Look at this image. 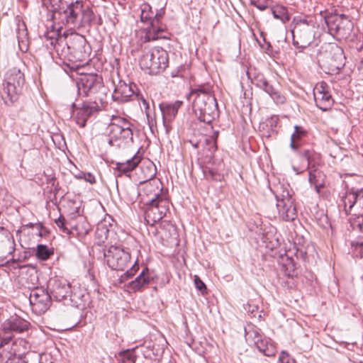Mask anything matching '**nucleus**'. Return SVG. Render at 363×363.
<instances>
[{
	"label": "nucleus",
	"instance_id": "1",
	"mask_svg": "<svg viewBox=\"0 0 363 363\" xmlns=\"http://www.w3.org/2000/svg\"><path fill=\"white\" fill-rule=\"evenodd\" d=\"M143 171L148 170V174L145 175V180L140 181L139 185L143 186L142 201L143 203H154L155 201L166 199L161 194L162 191V184L159 179H154L157 174L155 165L149 162L147 164H143L140 167Z\"/></svg>",
	"mask_w": 363,
	"mask_h": 363
},
{
	"label": "nucleus",
	"instance_id": "2",
	"mask_svg": "<svg viewBox=\"0 0 363 363\" xmlns=\"http://www.w3.org/2000/svg\"><path fill=\"white\" fill-rule=\"evenodd\" d=\"M279 218L284 221H293L297 216L295 199L289 184H280L274 191Z\"/></svg>",
	"mask_w": 363,
	"mask_h": 363
},
{
	"label": "nucleus",
	"instance_id": "3",
	"mask_svg": "<svg viewBox=\"0 0 363 363\" xmlns=\"http://www.w3.org/2000/svg\"><path fill=\"white\" fill-rule=\"evenodd\" d=\"M24 83V74L19 69L13 67L6 72L0 92L6 104L10 105L16 100V96L21 91Z\"/></svg>",
	"mask_w": 363,
	"mask_h": 363
},
{
	"label": "nucleus",
	"instance_id": "4",
	"mask_svg": "<svg viewBox=\"0 0 363 363\" xmlns=\"http://www.w3.org/2000/svg\"><path fill=\"white\" fill-rule=\"evenodd\" d=\"M169 63V56L166 50L156 47L143 55L140 59L142 69L148 71L152 75L163 72Z\"/></svg>",
	"mask_w": 363,
	"mask_h": 363
},
{
	"label": "nucleus",
	"instance_id": "5",
	"mask_svg": "<svg viewBox=\"0 0 363 363\" xmlns=\"http://www.w3.org/2000/svg\"><path fill=\"white\" fill-rule=\"evenodd\" d=\"M47 289L53 301L65 303H69L73 306H78L76 301V294H72L70 284L65 279L51 278L48 282Z\"/></svg>",
	"mask_w": 363,
	"mask_h": 363
},
{
	"label": "nucleus",
	"instance_id": "6",
	"mask_svg": "<svg viewBox=\"0 0 363 363\" xmlns=\"http://www.w3.org/2000/svg\"><path fill=\"white\" fill-rule=\"evenodd\" d=\"M110 135L118 140L117 147L127 145L133 142V134L130 123L118 115H111L109 125Z\"/></svg>",
	"mask_w": 363,
	"mask_h": 363
},
{
	"label": "nucleus",
	"instance_id": "7",
	"mask_svg": "<svg viewBox=\"0 0 363 363\" xmlns=\"http://www.w3.org/2000/svg\"><path fill=\"white\" fill-rule=\"evenodd\" d=\"M164 13V8L157 10L154 18L148 22V26L145 30V42L170 38L171 34L168 32L167 26L162 21Z\"/></svg>",
	"mask_w": 363,
	"mask_h": 363
},
{
	"label": "nucleus",
	"instance_id": "8",
	"mask_svg": "<svg viewBox=\"0 0 363 363\" xmlns=\"http://www.w3.org/2000/svg\"><path fill=\"white\" fill-rule=\"evenodd\" d=\"M107 265L112 270L123 271L130 262V252L122 246L111 245L104 253Z\"/></svg>",
	"mask_w": 363,
	"mask_h": 363
},
{
	"label": "nucleus",
	"instance_id": "9",
	"mask_svg": "<svg viewBox=\"0 0 363 363\" xmlns=\"http://www.w3.org/2000/svg\"><path fill=\"white\" fill-rule=\"evenodd\" d=\"M82 4V1H72L67 4L66 8L62 7L60 11H55L52 18H56L58 15L62 25L79 28Z\"/></svg>",
	"mask_w": 363,
	"mask_h": 363
},
{
	"label": "nucleus",
	"instance_id": "10",
	"mask_svg": "<svg viewBox=\"0 0 363 363\" xmlns=\"http://www.w3.org/2000/svg\"><path fill=\"white\" fill-rule=\"evenodd\" d=\"M143 203L145 205V220L147 225H154L162 220L169 211V201L166 199Z\"/></svg>",
	"mask_w": 363,
	"mask_h": 363
},
{
	"label": "nucleus",
	"instance_id": "11",
	"mask_svg": "<svg viewBox=\"0 0 363 363\" xmlns=\"http://www.w3.org/2000/svg\"><path fill=\"white\" fill-rule=\"evenodd\" d=\"M293 35V45L299 52H303L314 40V27L310 25H300L295 26L291 31Z\"/></svg>",
	"mask_w": 363,
	"mask_h": 363
},
{
	"label": "nucleus",
	"instance_id": "12",
	"mask_svg": "<svg viewBox=\"0 0 363 363\" xmlns=\"http://www.w3.org/2000/svg\"><path fill=\"white\" fill-rule=\"evenodd\" d=\"M86 39L82 35L78 33L71 34L67 40L72 60L82 61L89 50L86 45Z\"/></svg>",
	"mask_w": 363,
	"mask_h": 363
},
{
	"label": "nucleus",
	"instance_id": "13",
	"mask_svg": "<svg viewBox=\"0 0 363 363\" xmlns=\"http://www.w3.org/2000/svg\"><path fill=\"white\" fill-rule=\"evenodd\" d=\"M103 88L102 78L96 74L82 76L77 82V90L79 95L89 96L100 91Z\"/></svg>",
	"mask_w": 363,
	"mask_h": 363
},
{
	"label": "nucleus",
	"instance_id": "14",
	"mask_svg": "<svg viewBox=\"0 0 363 363\" xmlns=\"http://www.w3.org/2000/svg\"><path fill=\"white\" fill-rule=\"evenodd\" d=\"M49 294L48 289L45 291L43 289H36L30 292L29 301L33 311L39 313L47 311L53 300Z\"/></svg>",
	"mask_w": 363,
	"mask_h": 363
},
{
	"label": "nucleus",
	"instance_id": "15",
	"mask_svg": "<svg viewBox=\"0 0 363 363\" xmlns=\"http://www.w3.org/2000/svg\"><path fill=\"white\" fill-rule=\"evenodd\" d=\"M313 96L316 106L323 111H328L333 104L329 86L325 82L315 85L313 89Z\"/></svg>",
	"mask_w": 363,
	"mask_h": 363
},
{
	"label": "nucleus",
	"instance_id": "16",
	"mask_svg": "<svg viewBox=\"0 0 363 363\" xmlns=\"http://www.w3.org/2000/svg\"><path fill=\"white\" fill-rule=\"evenodd\" d=\"M342 201L346 214L350 213L354 206L363 209V188L360 189H354V188L348 189L342 197Z\"/></svg>",
	"mask_w": 363,
	"mask_h": 363
},
{
	"label": "nucleus",
	"instance_id": "17",
	"mask_svg": "<svg viewBox=\"0 0 363 363\" xmlns=\"http://www.w3.org/2000/svg\"><path fill=\"white\" fill-rule=\"evenodd\" d=\"M135 84H128L125 82L119 81L116 86L112 95L113 101L118 103L129 101L134 96Z\"/></svg>",
	"mask_w": 363,
	"mask_h": 363
},
{
	"label": "nucleus",
	"instance_id": "18",
	"mask_svg": "<svg viewBox=\"0 0 363 363\" xmlns=\"http://www.w3.org/2000/svg\"><path fill=\"white\" fill-rule=\"evenodd\" d=\"M140 160L141 157L136 153L125 162H116V167L114 168L116 177H121L123 174L129 176V173L138 165Z\"/></svg>",
	"mask_w": 363,
	"mask_h": 363
},
{
	"label": "nucleus",
	"instance_id": "19",
	"mask_svg": "<svg viewBox=\"0 0 363 363\" xmlns=\"http://www.w3.org/2000/svg\"><path fill=\"white\" fill-rule=\"evenodd\" d=\"M29 323L18 317H12L6 320L1 326L4 331L13 335V332L22 333L28 328Z\"/></svg>",
	"mask_w": 363,
	"mask_h": 363
},
{
	"label": "nucleus",
	"instance_id": "20",
	"mask_svg": "<svg viewBox=\"0 0 363 363\" xmlns=\"http://www.w3.org/2000/svg\"><path fill=\"white\" fill-rule=\"evenodd\" d=\"M50 45L54 47L59 57L62 60L68 59L72 60L67 41L62 38L49 37Z\"/></svg>",
	"mask_w": 363,
	"mask_h": 363
},
{
	"label": "nucleus",
	"instance_id": "21",
	"mask_svg": "<svg viewBox=\"0 0 363 363\" xmlns=\"http://www.w3.org/2000/svg\"><path fill=\"white\" fill-rule=\"evenodd\" d=\"M278 116L271 115L267 116L264 120L262 119L259 123V130L264 137L269 138L274 132V128L278 123Z\"/></svg>",
	"mask_w": 363,
	"mask_h": 363
},
{
	"label": "nucleus",
	"instance_id": "22",
	"mask_svg": "<svg viewBox=\"0 0 363 363\" xmlns=\"http://www.w3.org/2000/svg\"><path fill=\"white\" fill-rule=\"evenodd\" d=\"M152 278L150 276L148 270L143 272L133 281L128 283V287L133 291H141L147 286L152 281Z\"/></svg>",
	"mask_w": 363,
	"mask_h": 363
},
{
	"label": "nucleus",
	"instance_id": "23",
	"mask_svg": "<svg viewBox=\"0 0 363 363\" xmlns=\"http://www.w3.org/2000/svg\"><path fill=\"white\" fill-rule=\"evenodd\" d=\"M140 346H135L134 347L123 350L118 352L115 355L117 363H135L138 358L136 350Z\"/></svg>",
	"mask_w": 363,
	"mask_h": 363
},
{
	"label": "nucleus",
	"instance_id": "24",
	"mask_svg": "<svg viewBox=\"0 0 363 363\" xmlns=\"http://www.w3.org/2000/svg\"><path fill=\"white\" fill-rule=\"evenodd\" d=\"M258 350L265 356L272 357L276 353V347L269 337L264 335L255 345Z\"/></svg>",
	"mask_w": 363,
	"mask_h": 363
},
{
	"label": "nucleus",
	"instance_id": "25",
	"mask_svg": "<svg viewBox=\"0 0 363 363\" xmlns=\"http://www.w3.org/2000/svg\"><path fill=\"white\" fill-rule=\"evenodd\" d=\"M264 335L261 329L252 324H248L245 328V337L249 344L255 345Z\"/></svg>",
	"mask_w": 363,
	"mask_h": 363
},
{
	"label": "nucleus",
	"instance_id": "26",
	"mask_svg": "<svg viewBox=\"0 0 363 363\" xmlns=\"http://www.w3.org/2000/svg\"><path fill=\"white\" fill-rule=\"evenodd\" d=\"M280 264L281 266V271L286 276L294 277L297 275L296 264L293 257H289L288 255L286 257H282Z\"/></svg>",
	"mask_w": 363,
	"mask_h": 363
},
{
	"label": "nucleus",
	"instance_id": "27",
	"mask_svg": "<svg viewBox=\"0 0 363 363\" xmlns=\"http://www.w3.org/2000/svg\"><path fill=\"white\" fill-rule=\"evenodd\" d=\"M16 38L21 51L28 50V31L24 22H18L16 28Z\"/></svg>",
	"mask_w": 363,
	"mask_h": 363
},
{
	"label": "nucleus",
	"instance_id": "28",
	"mask_svg": "<svg viewBox=\"0 0 363 363\" xmlns=\"http://www.w3.org/2000/svg\"><path fill=\"white\" fill-rule=\"evenodd\" d=\"M95 14L92 9L89 6L82 4V11L80 16L79 23V27H89L90 28L95 21Z\"/></svg>",
	"mask_w": 363,
	"mask_h": 363
},
{
	"label": "nucleus",
	"instance_id": "29",
	"mask_svg": "<svg viewBox=\"0 0 363 363\" xmlns=\"http://www.w3.org/2000/svg\"><path fill=\"white\" fill-rule=\"evenodd\" d=\"M194 95L196 96V98L194 100L193 104V108L194 113H196V112L199 111V113H209L208 111L206 108V104L205 103L204 99L201 98L200 96V90L199 89H194L191 91L189 94V96L191 97Z\"/></svg>",
	"mask_w": 363,
	"mask_h": 363
},
{
	"label": "nucleus",
	"instance_id": "30",
	"mask_svg": "<svg viewBox=\"0 0 363 363\" xmlns=\"http://www.w3.org/2000/svg\"><path fill=\"white\" fill-rule=\"evenodd\" d=\"M294 249V255L297 259H301L303 262H310L311 253L314 252V248L312 245H296L295 243Z\"/></svg>",
	"mask_w": 363,
	"mask_h": 363
},
{
	"label": "nucleus",
	"instance_id": "31",
	"mask_svg": "<svg viewBox=\"0 0 363 363\" xmlns=\"http://www.w3.org/2000/svg\"><path fill=\"white\" fill-rule=\"evenodd\" d=\"M184 106L182 101H164L159 104L162 113H177Z\"/></svg>",
	"mask_w": 363,
	"mask_h": 363
},
{
	"label": "nucleus",
	"instance_id": "32",
	"mask_svg": "<svg viewBox=\"0 0 363 363\" xmlns=\"http://www.w3.org/2000/svg\"><path fill=\"white\" fill-rule=\"evenodd\" d=\"M322 172L316 169L310 170L308 173V181L311 185H313L315 191L319 194L324 186V182L320 180Z\"/></svg>",
	"mask_w": 363,
	"mask_h": 363
},
{
	"label": "nucleus",
	"instance_id": "33",
	"mask_svg": "<svg viewBox=\"0 0 363 363\" xmlns=\"http://www.w3.org/2000/svg\"><path fill=\"white\" fill-rule=\"evenodd\" d=\"M338 21V15L336 13H329L325 17V22L331 34H337L340 30V24Z\"/></svg>",
	"mask_w": 363,
	"mask_h": 363
},
{
	"label": "nucleus",
	"instance_id": "34",
	"mask_svg": "<svg viewBox=\"0 0 363 363\" xmlns=\"http://www.w3.org/2000/svg\"><path fill=\"white\" fill-rule=\"evenodd\" d=\"M261 89L264 90L267 93L274 101L277 104H284L285 98L282 96L277 89H276L272 85L269 84L268 81L266 83V86H262Z\"/></svg>",
	"mask_w": 363,
	"mask_h": 363
},
{
	"label": "nucleus",
	"instance_id": "35",
	"mask_svg": "<svg viewBox=\"0 0 363 363\" xmlns=\"http://www.w3.org/2000/svg\"><path fill=\"white\" fill-rule=\"evenodd\" d=\"M13 336L8 331H4L3 327L1 326L0 330V350L1 349H12V345L14 344L13 340Z\"/></svg>",
	"mask_w": 363,
	"mask_h": 363
},
{
	"label": "nucleus",
	"instance_id": "36",
	"mask_svg": "<svg viewBox=\"0 0 363 363\" xmlns=\"http://www.w3.org/2000/svg\"><path fill=\"white\" fill-rule=\"evenodd\" d=\"M53 253L52 249L49 248L45 245L40 244L37 246L35 256L40 260H47Z\"/></svg>",
	"mask_w": 363,
	"mask_h": 363
},
{
	"label": "nucleus",
	"instance_id": "37",
	"mask_svg": "<svg viewBox=\"0 0 363 363\" xmlns=\"http://www.w3.org/2000/svg\"><path fill=\"white\" fill-rule=\"evenodd\" d=\"M272 13L274 18L279 19L283 23H286L290 19V16L284 6H277L272 9Z\"/></svg>",
	"mask_w": 363,
	"mask_h": 363
},
{
	"label": "nucleus",
	"instance_id": "38",
	"mask_svg": "<svg viewBox=\"0 0 363 363\" xmlns=\"http://www.w3.org/2000/svg\"><path fill=\"white\" fill-rule=\"evenodd\" d=\"M331 52H333L334 61L337 62L335 65L336 67L338 68L340 66L343 65L344 60L345 59L343 50L339 46L335 45L332 48Z\"/></svg>",
	"mask_w": 363,
	"mask_h": 363
},
{
	"label": "nucleus",
	"instance_id": "39",
	"mask_svg": "<svg viewBox=\"0 0 363 363\" xmlns=\"http://www.w3.org/2000/svg\"><path fill=\"white\" fill-rule=\"evenodd\" d=\"M155 13L152 11L149 4H143L141 9L140 21L147 23L154 18Z\"/></svg>",
	"mask_w": 363,
	"mask_h": 363
},
{
	"label": "nucleus",
	"instance_id": "40",
	"mask_svg": "<svg viewBox=\"0 0 363 363\" xmlns=\"http://www.w3.org/2000/svg\"><path fill=\"white\" fill-rule=\"evenodd\" d=\"M12 360H16V354L13 349L0 350V363H9Z\"/></svg>",
	"mask_w": 363,
	"mask_h": 363
},
{
	"label": "nucleus",
	"instance_id": "41",
	"mask_svg": "<svg viewBox=\"0 0 363 363\" xmlns=\"http://www.w3.org/2000/svg\"><path fill=\"white\" fill-rule=\"evenodd\" d=\"M247 75L248 79H250L252 83L257 87L261 89L262 86H266L267 80L262 74L257 73L253 76V77H252L251 73L250 72H247Z\"/></svg>",
	"mask_w": 363,
	"mask_h": 363
},
{
	"label": "nucleus",
	"instance_id": "42",
	"mask_svg": "<svg viewBox=\"0 0 363 363\" xmlns=\"http://www.w3.org/2000/svg\"><path fill=\"white\" fill-rule=\"evenodd\" d=\"M43 174L45 177L46 183L48 184H50L51 186L55 188V191H57L60 188L59 183L57 181V178L52 169H48L46 171H44Z\"/></svg>",
	"mask_w": 363,
	"mask_h": 363
},
{
	"label": "nucleus",
	"instance_id": "43",
	"mask_svg": "<svg viewBox=\"0 0 363 363\" xmlns=\"http://www.w3.org/2000/svg\"><path fill=\"white\" fill-rule=\"evenodd\" d=\"M82 106H78L75 103L72 104V108H70V113H74L75 110L80 109L81 112H78L77 113H94L95 111L93 110V106H90L88 104L82 103L81 104ZM80 106V104H79Z\"/></svg>",
	"mask_w": 363,
	"mask_h": 363
},
{
	"label": "nucleus",
	"instance_id": "44",
	"mask_svg": "<svg viewBox=\"0 0 363 363\" xmlns=\"http://www.w3.org/2000/svg\"><path fill=\"white\" fill-rule=\"evenodd\" d=\"M108 233L109 230L105 224L101 223L97 225L95 232V235L97 238L101 240L106 239L108 238Z\"/></svg>",
	"mask_w": 363,
	"mask_h": 363
},
{
	"label": "nucleus",
	"instance_id": "45",
	"mask_svg": "<svg viewBox=\"0 0 363 363\" xmlns=\"http://www.w3.org/2000/svg\"><path fill=\"white\" fill-rule=\"evenodd\" d=\"M89 115H69V119L77 124L80 128L86 125Z\"/></svg>",
	"mask_w": 363,
	"mask_h": 363
},
{
	"label": "nucleus",
	"instance_id": "46",
	"mask_svg": "<svg viewBox=\"0 0 363 363\" xmlns=\"http://www.w3.org/2000/svg\"><path fill=\"white\" fill-rule=\"evenodd\" d=\"M55 222L57 226L60 229V230L62 233H66L67 235L72 233L71 230L67 227V221L66 220L64 216H60L59 218L56 219Z\"/></svg>",
	"mask_w": 363,
	"mask_h": 363
},
{
	"label": "nucleus",
	"instance_id": "47",
	"mask_svg": "<svg viewBox=\"0 0 363 363\" xmlns=\"http://www.w3.org/2000/svg\"><path fill=\"white\" fill-rule=\"evenodd\" d=\"M205 149L208 150L209 152L210 157H212L213 153L217 150V143L213 140V139H205Z\"/></svg>",
	"mask_w": 363,
	"mask_h": 363
},
{
	"label": "nucleus",
	"instance_id": "48",
	"mask_svg": "<svg viewBox=\"0 0 363 363\" xmlns=\"http://www.w3.org/2000/svg\"><path fill=\"white\" fill-rule=\"evenodd\" d=\"M354 230L363 233V214L358 216L351 221Z\"/></svg>",
	"mask_w": 363,
	"mask_h": 363
},
{
	"label": "nucleus",
	"instance_id": "49",
	"mask_svg": "<svg viewBox=\"0 0 363 363\" xmlns=\"http://www.w3.org/2000/svg\"><path fill=\"white\" fill-rule=\"evenodd\" d=\"M135 264H136V262ZM138 269V267H136L135 264H133L128 270H127L123 274L121 275V280L123 281L132 278Z\"/></svg>",
	"mask_w": 363,
	"mask_h": 363
},
{
	"label": "nucleus",
	"instance_id": "50",
	"mask_svg": "<svg viewBox=\"0 0 363 363\" xmlns=\"http://www.w3.org/2000/svg\"><path fill=\"white\" fill-rule=\"evenodd\" d=\"M306 134L307 131L305 129H303L301 126L296 125L294 126V133L291 135V137L296 140H300Z\"/></svg>",
	"mask_w": 363,
	"mask_h": 363
},
{
	"label": "nucleus",
	"instance_id": "51",
	"mask_svg": "<svg viewBox=\"0 0 363 363\" xmlns=\"http://www.w3.org/2000/svg\"><path fill=\"white\" fill-rule=\"evenodd\" d=\"M198 120L200 122L206 123L208 125L210 126L211 129L213 128L214 118L212 116V115H199Z\"/></svg>",
	"mask_w": 363,
	"mask_h": 363
},
{
	"label": "nucleus",
	"instance_id": "52",
	"mask_svg": "<svg viewBox=\"0 0 363 363\" xmlns=\"http://www.w3.org/2000/svg\"><path fill=\"white\" fill-rule=\"evenodd\" d=\"M352 247H354L357 254H359L360 257H363V238L352 242Z\"/></svg>",
	"mask_w": 363,
	"mask_h": 363
},
{
	"label": "nucleus",
	"instance_id": "53",
	"mask_svg": "<svg viewBox=\"0 0 363 363\" xmlns=\"http://www.w3.org/2000/svg\"><path fill=\"white\" fill-rule=\"evenodd\" d=\"M279 360L281 363H296L295 359L285 351L281 352Z\"/></svg>",
	"mask_w": 363,
	"mask_h": 363
},
{
	"label": "nucleus",
	"instance_id": "54",
	"mask_svg": "<svg viewBox=\"0 0 363 363\" xmlns=\"http://www.w3.org/2000/svg\"><path fill=\"white\" fill-rule=\"evenodd\" d=\"M313 154V151L308 149L303 150L300 152V155L307 161L308 168L309 167L311 162V157Z\"/></svg>",
	"mask_w": 363,
	"mask_h": 363
},
{
	"label": "nucleus",
	"instance_id": "55",
	"mask_svg": "<svg viewBox=\"0 0 363 363\" xmlns=\"http://www.w3.org/2000/svg\"><path fill=\"white\" fill-rule=\"evenodd\" d=\"M40 108V113H49L52 111L50 106L48 104L46 100L41 98V100L38 102Z\"/></svg>",
	"mask_w": 363,
	"mask_h": 363
},
{
	"label": "nucleus",
	"instance_id": "56",
	"mask_svg": "<svg viewBox=\"0 0 363 363\" xmlns=\"http://www.w3.org/2000/svg\"><path fill=\"white\" fill-rule=\"evenodd\" d=\"M194 284L196 286V288L202 294H203V292L206 291V284L198 277H196L194 279Z\"/></svg>",
	"mask_w": 363,
	"mask_h": 363
},
{
	"label": "nucleus",
	"instance_id": "57",
	"mask_svg": "<svg viewBox=\"0 0 363 363\" xmlns=\"http://www.w3.org/2000/svg\"><path fill=\"white\" fill-rule=\"evenodd\" d=\"M250 4L262 11L268 8V5L267 4L259 3L258 0H250Z\"/></svg>",
	"mask_w": 363,
	"mask_h": 363
},
{
	"label": "nucleus",
	"instance_id": "58",
	"mask_svg": "<svg viewBox=\"0 0 363 363\" xmlns=\"http://www.w3.org/2000/svg\"><path fill=\"white\" fill-rule=\"evenodd\" d=\"M83 179H84L86 182H89L91 184L96 183L95 177L90 172L85 173V176Z\"/></svg>",
	"mask_w": 363,
	"mask_h": 363
},
{
	"label": "nucleus",
	"instance_id": "59",
	"mask_svg": "<svg viewBox=\"0 0 363 363\" xmlns=\"http://www.w3.org/2000/svg\"><path fill=\"white\" fill-rule=\"evenodd\" d=\"M142 104H140L141 108H144L146 113H149L150 111V104L149 102L145 99H142Z\"/></svg>",
	"mask_w": 363,
	"mask_h": 363
},
{
	"label": "nucleus",
	"instance_id": "60",
	"mask_svg": "<svg viewBox=\"0 0 363 363\" xmlns=\"http://www.w3.org/2000/svg\"><path fill=\"white\" fill-rule=\"evenodd\" d=\"M297 140H298L291 137L290 147L294 151H296L298 149V145L296 143Z\"/></svg>",
	"mask_w": 363,
	"mask_h": 363
},
{
	"label": "nucleus",
	"instance_id": "61",
	"mask_svg": "<svg viewBox=\"0 0 363 363\" xmlns=\"http://www.w3.org/2000/svg\"><path fill=\"white\" fill-rule=\"evenodd\" d=\"M155 116H156V115H146V117H147V121H148L150 128H152V127L154 124V122L155 121Z\"/></svg>",
	"mask_w": 363,
	"mask_h": 363
},
{
	"label": "nucleus",
	"instance_id": "62",
	"mask_svg": "<svg viewBox=\"0 0 363 363\" xmlns=\"http://www.w3.org/2000/svg\"><path fill=\"white\" fill-rule=\"evenodd\" d=\"M36 227H37V229L38 230L37 235L39 237H42L43 236V230L44 229V227H43V224L40 223H36Z\"/></svg>",
	"mask_w": 363,
	"mask_h": 363
},
{
	"label": "nucleus",
	"instance_id": "63",
	"mask_svg": "<svg viewBox=\"0 0 363 363\" xmlns=\"http://www.w3.org/2000/svg\"><path fill=\"white\" fill-rule=\"evenodd\" d=\"M219 131L215 130L213 135L208 138H206V139H213V140L217 143V138L218 137Z\"/></svg>",
	"mask_w": 363,
	"mask_h": 363
},
{
	"label": "nucleus",
	"instance_id": "64",
	"mask_svg": "<svg viewBox=\"0 0 363 363\" xmlns=\"http://www.w3.org/2000/svg\"><path fill=\"white\" fill-rule=\"evenodd\" d=\"M108 144L111 146H116L117 143H118L117 140H115L111 135H109V139H108Z\"/></svg>",
	"mask_w": 363,
	"mask_h": 363
}]
</instances>
